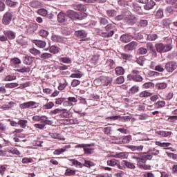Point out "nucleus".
<instances>
[{"instance_id": "nucleus-57", "label": "nucleus", "mask_w": 177, "mask_h": 177, "mask_svg": "<svg viewBox=\"0 0 177 177\" xmlns=\"http://www.w3.org/2000/svg\"><path fill=\"white\" fill-rule=\"evenodd\" d=\"M80 84L81 81L75 79L71 82V86H73V88H75V86H77V85H80Z\"/></svg>"}, {"instance_id": "nucleus-56", "label": "nucleus", "mask_w": 177, "mask_h": 177, "mask_svg": "<svg viewBox=\"0 0 177 177\" xmlns=\"http://www.w3.org/2000/svg\"><path fill=\"white\" fill-rule=\"evenodd\" d=\"M60 62H62V63H66L67 64H70L71 63V59L68 57H61Z\"/></svg>"}, {"instance_id": "nucleus-3", "label": "nucleus", "mask_w": 177, "mask_h": 177, "mask_svg": "<svg viewBox=\"0 0 177 177\" xmlns=\"http://www.w3.org/2000/svg\"><path fill=\"white\" fill-rule=\"evenodd\" d=\"M68 17L72 20H83L85 19V16L82 14H78L74 10H69L66 12Z\"/></svg>"}, {"instance_id": "nucleus-32", "label": "nucleus", "mask_w": 177, "mask_h": 177, "mask_svg": "<svg viewBox=\"0 0 177 177\" xmlns=\"http://www.w3.org/2000/svg\"><path fill=\"white\" fill-rule=\"evenodd\" d=\"M147 153L152 154L153 156H158V154H160V151L156 149V148H153L151 149H149Z\"/></svg>"}, {"instance_id": "nucleus-49", "label": "nucleus", "mask_w": 177, "mask_h": 177, "mask_svg": "<svg viewBox=\"0 0 177 177\" xmlns=\"http://www.w3.org/2000/svg\"><path fill=\"white\" fill-rule=\"evenodd\" d=\"M64 152H66V149H64L63 148L57 149L54 151L53 154H55V156H60L62 153H64Z\"/></svg>"}, {"instance_id": "nucleus-42", "label": "nucleus", "mask_w": 177, "mask_h": 177, "mask_svg": "<svg viewBox=\"0 0 177 177\" xmlns=\"http://www.w3.org/2000/svg\"><path fill=\"white\" fill-rule=\"evenodd\" d=\"M133 81L135 82H142L143 81V77L140 75H134Z\"/></svg>"}, {"instance_id": "nucleus-36", "label": "nucleus", "mask_w": 177, "mask_h": 177, "mask_svg": "<svg viewBox=\"0 0 177 177\" xmlns=\"http://www.w3.org/2000/svg\"><path fill=\"white\" fill-rule=\"evenodd\" d=\"M83 165L87 168H91V167H95V163H93L92 161L84 160Z\"/></svg>"}, {"instance_id": "nucleus-61", "label": "nucleus", "mask_w": 177, "mask_h": 177, "mask_svg": "<svg viewBox=\"0 0 177 177\" xmlns=\"http://www.w3.org/2000/svg\"><path fill=\"white\" fill-rule=\"evenodd\" d=\"M57 70H60L61 71H63L64 70H68V66H67V65H59L57 66Z\"/></svg>"}, {"instance_id": "nucleus-43", "label": "nucleus", "mask_w": 177, "mask_h": 177, "mask_svg": "<svg viewBox=\"0 0 177 177\" xmlns=\"http://www.w3.org/2000/svg\"><path fill=\"white\" fill-rule=\"evenodd\" d=\"M168 5H173L177 9V0H165Z\"/></svg>"}, {"instance_id": "nucleus-54", "label": "nucleus", "mask_w": 177, "mask_h": 177, "mask_svg": "<svg viewBox=\"0 0 177 177\" xmlns=\"http://www.w3.org/2000/svg\"><path fill=\"white\" fill-rule=\"evenodd\" d=\"M138 53L139 55H146L147 50L145 48L141 47L138 50Z\"/></svg>"}, {"instance_id": "nucleus-40", "label": "nucleus", "mask_w": 177, "mask_h": 177, "mask_svg": "<svg viewBox=\"0 0 177 177\" xmlns=\"http://www.w3.org/2000/svg\"><path fill=\"white\" fill-rule=\"evenodd\" d=\"M142 88L149 89V88H154V84L151 82H146L142 85Z\"/></svg>"}, {"instance_id": "nucleus-53", "label": "nucleus", "mask_w": 177, "mask_h": 177, "mask_svg": "<svg viewBox=\"0 0 177 177\" xmlns=\"http://www.w3.org/2000/svg\"><path fill=\"white\" fill-rule=\"evenodd\" d=\"M30 28H31L30 31H37L38 30V25L37 24L32 23L29 25Z\"/></svg>"}, {"instance_id": "nucleus-39", "label": "nucleus", "mask_w": 177, "mask_h": 177, "mask_svg": "<svg viewBox=\"0 0 177 177\" xmlns=\"http://www.w3.org/2000/svg\"><path fill=\"white\" fill-rule=\"evenodd\" d=\"M153 95L149 91H142L140 94V97H149Z\"/></svg>"}, {"instance_id": "nucleus-60", "label": "nucleus", "mask_w": 177, "mask_h": 177, "mask_svg": "<svg viewBox=\"0 0 177 177\" xmlns=\"http://www.w3.org/2000/svg\"><path fill=\"white\" fill-rule=\"evenodd\" d=\"M6 9V5H5V3L2 0H0V12H5Z\"/></svg>"}, {"instance_id": "nucleus-6", "label": "nucleus", "mask_w": 177, "mask_h": 177, "mask_svg": "<svg viewBox=\"0 0 177 177\" xmlns=\"http://www.w3.org/2000/svg\"><path fill=\"white\" fill-rule=\"evenodd\" d=\"M138 45H139V44H138V42L131 41L129 44L124 46V51L125 52H131V51L136 49V48H138Z\"/></svg>"}, {"instance_id": "nucleus-46", "label": "nucleus", "mask_w": 177, "mask_h": 177, "mask_svg": "<svg viewBox=\"0 0 177 177\" xmlns=\"http://www.w3.org/2000/svg\"><path fill=\"white\" fill-rule=\"evenodd\" d=\"M147 48H148V49H149V50H151V52H153V53L155 54V55H157V53L156 52V50H154V46H153V44H151V43H147Z\"/></svg>"}, {"instance_id": "nucleus-7", "label": "nucleus", "mask_w": 177, "mask_h": 177, "mask_svg": "<svg viewBox=\"0 0 177 177\" xmlns=\"http://www.w3.org/2000/svg\"><path fill=\"white\" fill-rule=\"evenodd\" d=\"M100 81L101 84H102L104 86H107V85H109V84H111V78L109 77H100L98 80H95V82H97Z\"/></svg>"}, {"instance_id": "nucleus-25", "label": "nucleus", "mask_w": 177, "mask_h": 177, "mask_svg": "<svg viewBox=\"0 0 177 177\" xmlns=\"http://www.w3.org/2000/svg\"><path fill=\"white\" fill-rule=\"evenodd\" d=\"M51 39L53 41V42H63V37L56 35H53Z\"/></svg>"}, {"instance_id": "nucleus-5", "label": "nucleus", "mask_w": 177, "mask_h": 177, "mask_svg": "<svg viewBox=\"0 0 177 177\" xmlns=\"http://www.w3.org/2000/svg\"><path fill=\"white\" fill-rule=\"evenodd\" d=\"M177 68V63L175 62H168L165 64V70L167 73H174Z\"/></svg>"}, {"instance_id": "nucleus-20", "label": "nucleus", "mask_w": 177, "mask_h": 177, "mask_svg": "<svg viewBox=\"0 0 177 177\" xmlns=\"http://www.w3.org/2000/svg\"><path fill=\"white\" fill-rule=\"evenodd\" d=\"M122 164H123V165H126L127 168H130L131 169H135L136 168V166L133 163L127 160H123Z\"/></svg>"}, {"instance_id": "nucleus-16", "label": "nucleus", "mask_w": 177, "mask_h": 177, "mask_svg": "<svg viewBox=\"0 0 177 177\" xmlns=\"http://www.w3.org/2000/svg\"><path fill=\"white\" fill-rule=\"evenodd\" d=\"M18 3L15 0H6V5L10 8H16Z\"/></svg>"}, {"instance_id": "nucleus-31", "label": "nucleus", "mask_w": 177, "mask_h": 177, "mask_svg": "<svg viewBox=\"0 0 177 177\" xmlns=\"http://www.w3.org/2000/svg\"><path fill=\"white\" fill-rule=\"evenodd\" d=\"M28 121L27 120H20L18 121V125H20L21 128H26Z\"/></svg>"}, {"instance_id": "nucleus-8", "label": "nucleus", "mask_w": 177, "mask_h": 177, "mask_svg": "<svg viewBox=\"0 0 177 177\" xmlns=\"http://www.w3.org/2000/svg\"><path fill=\"white\" fill-rule=\"evenodd\" d=\"M120 39L121 42H123L124 44H128V42H131L132 39H133V36L128 34H124L120 37Z\"/></svg>"}, {"instance_id": "nucleus-62", "label": "nucleus", "mask_w": 177, "mask_h": 177, "mask_svg": "<svg viewBox=\"0 0 177 177\" xmlns=\"http://www.w3.org/2000/svg\"><path fill=\"white\" fill-rule=\"evenodd\" d=\"M46 124H35L34 125L35 128H37L38 129H44L45 127H46Z\"/></svg>"}, {"instance_id": "nucleus-58", "label": "nucleus", "mask_w": 177, "mask_h": 177, "mask_svg": "<svg viewBox=\"0 0 177 177\" xmlns=\"http://www.w3.org/2000/svg\"><path fill=\"white\" fill-rule=\"evenodd\" d=\"M17 44H18V45H21V46H24V45H26V41H24V39H23V38H19L16 40Z\"/></svg>"}, {"instance_id": "nucleus-24", "label": "nucleus", "mask_w": 177, "mask_h": 177, "mask_svg": "<svg viewBox=\"0 0 177 177\" xmlns=\"http://www.w3.org/2000/svg\"><path fill=\"white\" fill-rule=\"evenodd\" d=\"M59 116L61 118H68L70 117V113L68 111H67V109H62V111L60 113Z\"/></svg>"}, {"instance_id": "nucleus-50", "label": "nucleus", "mask_w": 177, "mask_h": 177, "mask_svg": "<svg viewBox=\"0 0 177 177\" xmlns=\"http://www.w3.org/2000/svg\"><path fill=\"white\" fill-rule=\"evenodd\" d=\"M84 75L82 72H80L79 73H73L71 75V78H82V77Z\"/></svg>"}, {"instance_id": "nucleus-17", "label": "nucleus", "mask_w": 177, "mask_h": 177, "mask_svg": "<svg viewBox=\"0 0 177 177\" xmlns=\"http://www.w3.org/2000/svg\"><path fill=\"white\" fill-rule=\"evenodd\" d=\"M35 44L36 46H38V48H44L46 46V42L42 40H35Z\"/></svg>"}, {"instance_id": "nucleus-21", "label": "nucleus", "mask_w": 177, "mask_h": 177, "mask_svg": "<svg viewBox=\"0 0 177 177\" xmlns=\"http://www.w3.org/2000/svg\"><path fill=\"white\" fill-rule=\"evenodd\" d=\"M129 149L132 150V151H136V150L138 151H142L143 150V145H140V146L130 145L129 147Z\"/></svg>"}, {"instance_id": "nucleus-51", "label": "nucleus", "mask_w": 177, "mask_h": 177, "mask_svg": "<svg viewBox=\"0 0 177 177\" xmlns=\"http://www.w3.org/2000/svg\"><path fill=\"white\" fill-rule=\"evenodd\" d=\"M29 52H30L32 55H34L35 56H37V55H41V51L36 48H30Z\"/></svg>"}, {"instance_id": "nucleus-22", "label": "nucleus", "mask_w": 177, "mask_h": 177, "mask_svg": "<svg viewBox=\"0 0 177 177\" xmlns=\"http://www.w3.org/2000/svg\"><path fill=\"white\" fill-rule=\"evenodd\" d=\"M5 35L8 37V39H15L16 38V35L12 30L6 31Z\"/></svg>"}, {"instance_id": "nucleus-9", "label": "nucleus", "mask_w": 177, "mask_h": 177, "mask_svg": "<svg viewBox=\"0 0 177 177\" xmlns=\"http://www.w3.org/2000/svg\"><path fill=\"white\" fill-rule=\"evenodd\" d=\"M35 104H36V102L34 101L24 102L23 104H19V109L24 110V109H29V107H32V106H35Z\"/></svg>"}, {"instance_id": "nucleus-11", "label": "nucleus", "mask_w": 177, "mask_h": 177, "mask_svg": "<svg viewBox=\"0 0 177 177\" xmlns=\"http://www.w3.org/2000/svg\"><path fill=\"white\" fill-rule=\"evenodd\" d=\"M73 9H75V10H78L79 12H86V6L83 4H75L73 6Z\"/></svg>"}, {"instance_id": "nucleus-10", "label": "nucleus", "mask_w": 177, "mask_h": 177, "mask_svg": "<svg viewBox=\"0 0 177 177\" xmlns=\"http://www.w3.org/2000/svg\"><path fill=\"white\" fill-rule=\"evenodd\" d=\"M75 37H77V38H86V36L88 35V33L86 32V31L84 30H77L75 32Z\"/></svg>"}, {"instance_id": "nucleus-19", "label": "nucleus", "mask_w": 177, "mask_h": 177, "mask_svg": "<svg viewBox=\"0 0 177 177\" xmlns=\"http://www.w3.org/2000/svg\"><path fill=\"white\" fill-rule=\"evenodd\" d=\"M158 135H160V136H162V138H168L172 132L171 131H158L156 132Z\"/></svg>"}, {"instance_id": "nucleus-44", "label": "nucleus", "mask_w": 177, "mask_h": 177, "mask_svg": "<svg viewBox=\"0 0 177 177\" xmlns=\"http://www.w3.org/2000/svg\"><path fill=\"white\" fill-rule=\"evenodd\" d=\"M156 88L158 89H165L167 88V84L166 83H157L156 84Z\"/></svg>"}, {"instance_id": "nucleus-14", "label": "nucleus", "mask_w": 177, "mask_h": 177, "mask_svg": "<svg viewBox=\"0 0 177 177\" xmlns=\"http://www.w3.org/2000/svg\"><path fill=\"white\" fill-rule=\"evenodd\" d=\"M57 20L59 23H64L66 21V13L60 12L57 15Z\"/></svg>"}, {"instance_id": "nucleus-45", "label": "nucleus", "mask_w": 177, "mask_h": 177, "mask_svg": "<svg viewBox=\"0 0 177 177\" xmlns=\"http://www.w3.org/2000/svg\"><path fill=\"white\" fill-rule=\"evenodd\" d=\"M130 93L133 94L136 93L137 92H139V86H133L130 90H129Z\"/></svg>"}, {"instance_id": "nucleus-29", "label": "nucleus", "mask_w": 177, "mask_h": 177, "mask_svg": "<svg viewBox=\"0 0 177 177\" xmlns=\"http://www.w3.org/2000/svg\"><path fill=\"white\" fill-rule=\"evenodd\" d=\"M112 35H114V30L102 33V37H104V38H110Z\"/></svg>"}, {"instance_id": "nucleus-18", "label": "nucleus", "mask_w": 177, "mask_h": 177, "mask_svg": "<svg viewBox=\"0 0 177 177\" xmlns=\"http://www.w3.org/2000/svg\"><path fill=\"white\" fill-rule=\"evenodd\" d=\"M155 17L156 19H162L164 17V10L163 9H158L155 13Z\"/></svg>"}, {"instance_id": "nucleus-30", "label": "nucleus", "mask_w": 177, "mask_h": 177, "mask_svg": "<svg viewBox=\"0 0 177 177\" xmlns=\"http://www.w3.org/2000/svg\"><path fill=\"white\" fill-rule=\"evenodd\" d=\"M40 57L44 60H48V59L52 58V54L48 53H44L40 55Z\"/></svg>"}, {"instance_id": "nucleus-37", "label": "nucleus", "mask_w": 177, "mask_h": 177, "mask_svg": "<svg viewBox=\"0 0 177 177\" xmlns=\"http://www.w3.org/2000/svg\"><path fill=\"white\" fill-rule=\"evenodd\" d=\"M37 13L40 16H43V17L48 16V10H46L44 8L38 10Z\"/></svg>"}, {"instance_id": "nucleus-52", "label": "nucleus", "mask_w": 177, "mask_h": 177, "mask_svg": "<svg viewBox=\"0 0 177 177\" xmlns=\"http://www.w3.org/2000/svg\"><path fill=\"white\" fill-rule=\"evenodd\" d=\"M107 15L110 17H114V16L117 15V12L115 10H109L107 11Z\"/></svg>"}, {"instance_id": "nucleus-63", "label": "nucleus", "mask_w": 177, "mask_h": 177, "mask_svg": "<svg viewBox=\"0 0 177 177\" xmlns=\"http://www.w3.org/2000/svg\"><path fill=\"white\" fill-rule=\"evenodd\" d=\"M124 81H125V79H124L123 76H120L116 79L115 82L116 84H122Z\"/></svg>"}, {"instance_id": "nucleus-27", "label": "nucleus", "mask_w": 177, "mask_h": 177, "mask_svg": "<svg viewBox=\"0 0 177 177\" xmlns=\"http://www.w3.org/2000/svg\"><path fill=\"white\" fill-rule=\"evenodd\" d=\"M156 145L160 147H169V146H171V143L169 142H160V141H156Z\"/></svg>"}, {"instance_id": "nucleus-4", "label": "nucleus", "mask_w": 177, "mask_h": 177, "mask_svg": "<svg viewBox=\"0 0 177 177\" xmlns=\"http://www.w3.org/2000/svg\"><path fill=\"white\" fill-rule=\"evenodd\" d=\"M13 19V12L11 11H7L3 16L2 23L5 26H9Z\"/></svg>"}, {"instance_id": "nucleus-2", "label": "nucleus", "mask_w": 177, "mask_h": 177, "mask_svg": "<svg viewBox=\"0 0 177 177\" xmlns=\"http://www.w3.org/2000/svg\"><path fill=\"white\" fill-rule=\"evenodd\" d=\"M155 48L158 53H165V52H169L173 47L171 44H164L162 43H159L156 44Z\"/></svg>"}, {"instance_id": "nucleus-34", "label": "nucleus", "mask_w": 177, "mask_h": 177, "mask_svg": "<svg viewBox=\"0 0 177 177\" xmlns=\"http://www.w3.org/2000/svg\"><path fill=\"white\" fill-rule=\"evenodd\" d=\"M75 175V170L71 169H67L65 172L66 176H73Z\"/></svg>"}, {"instance_id": "nucleus-38", "label": "nucleus", "mask_w": 177, "mask_h": 177, "mask_svg": "<svg viewBox=\"0 0 177 177\" xmlns=\"http://www.w3.org/2000/svg\"><path fill=\"white\" fill-rule=\"evenodd\" d=\"M50 53H53L54 55H56V53H59V47L56 46H52L50 48Z\"/></svg>"}, {"instance_id": "nucleus-33", "label": "nucleus", "mask_w": 177, "mask_h": 177, "mask_svg": "<svg viewBox=\"0 0 177 177\" xmlns=\"http://www.w3.org/2000/svg\"><path fill=\"white\" fill-rule=\"evenodd\" d=\"M131 140H132V137L131 136H124L122 139V142L127 144V143H129V142H131Z\"/></svg>"}, {"instance_id": "nucleus-41", "label": "nucleus", "mask_w": 177, "mask_h": 177, "mask_svg": "<svg viewBox=\"0 0 177 177\" xmlns=\"http://www.w3.org/2000/svg\"><path fill=\"white\" fill-rule=\"evenodd\" d=\"M49 118L45 115L40 116V121H41V124H45L46 125L49 124L48 122Z\"/></svg>"}, {"instance_id": "nucleus-13", "label": "nucleus", "mask_w": 177, "mask_h": 177, "mask_svg": "<svg viewBox=\"0 0 177 177\" xmlns=\"http://www.w3.org/2000/svg\"><path fill=\"white\" fill-rule=\"evenodd\" d=\"M133 10L138 13V15H143V12H142V8L138 3H132Z\"/></svg>"}, {"instance_id": "nucleus-55", "label": "nucleus", "mask_w": 177, "mask_h": 177, "mask_svg": "<svg viewBox=\"0 0 177 177\" xmlns=\"http://www.w3.org/2000/svg\"><path fill=\"white\" fill-rule=\"evenodd\" d=\"M39 34L41 37H48L49 32L46 30L41 29L39 30Z\"/></svg>"}, {"instance_id": "nucleus-26", "label": "nucleus", "mask_w": 177, "mask_h": 177, "mask_svg": "<svg viewBox=\"0 0 177 177\" xmlns=\"http://www.w3.org/2000/svg\"><path fill=\"white\" fill-rule=\"evenodd\" d=\"M158 38V35L157 34L151 33L147 35V39L148 41H156Z\"/></svg>"}, {"instance_id": "nucleus-48", "label": "nucleus", "mask_w": 177, "mask_h": 177, "mask_svg": "<svg viewBox=\"0 0 177 177\" xmlns=\"http://www.w3.org/2000/svg\"><path fill=\"white\" fill-rule=\"evenodd\" d=\"M121 57H122V59H124V60H129L132 57V55L127 54V53H122Z\"/></svg>"}, {"instance_id": "nucleus-28", "label": "nucleus", "mask_w": 177, "mask_h": 177, "mask_svg": "<svg viewBox=\"0 0 177 177\" xmlns=\"http://www.w3.org/2000/svg\"><path fill=\"white\" fill-rule=\"evenodd\" d=\"M53 106H55V103H53V102H49L43 106V109L44 110H49L52 109Z\"/></svg>"}, {"instance_id": "nucleus-15", "label": "nucleus", "mask_w": 177, "mask_h": 177, "mask_svg": "<svg viewBox=\"0 0 177 177\" xmlns=\"http://www.w3.org/2000/svg\"><path fill=\"white\" fill-rule=\"evenodd\" d=\"M156 5V2L153 0H150L145 6V10H150V9H153L154 6Z\"/></svg>"}, {"instance_id": "nucleus-35", "label": "nucleus", "mask_w": 177, "mask_h": 177, "mask_svg": "<svg viewBox=\"0 0 177 177\" xmlns=\"http://www.w3.org/2000/svg\"><path fill=\"white\" fill-rule=\"evenodd\" d=\"M18 73H30L31 71V68L30 67H22L20 69L17 70Z\"/></svg>"}, {"instance_id": "nucleus-23", "label": "nucleus", "mask_w": 177, "mask_h": 177, "mask_svg": "<svg viewBox=\"0 0 177 177\" xmlns=\"http://www.w3.org/2000/svg\"><path fill=\"white\" fill-rule=\"evenodd\" d=\"M115 74L116 75H124L125 74V70H124V68L118 66L115 68Z\"/></svg>"}, {"instance_id": "nucleus-64", "label": "nucleus", "mask_w": 177, "mask_h": 177, "mask_svg": "<svg viewBox=\"0 0 177 177\" xmlns=\"http://www.w3.org/2000/svg\"><path fill=\"white\" fill-rule=\"evenodd\" d=\"M6 168H8V165H4L0 167V174L3 176L5 174V171H6Z\"/></svg>"}, {"instance_id": "nucleus-1", "label": "nucleus", "mask_w": 177, "mask_h": 177, "mask_svg": "<svg viewBox=\"0 0 177 177\" xmlns=\"http://www.w3.org/2000/svg\"><path fill=\"white\" fill-rule=\"evenodd\" d=\"M131 158L136 160L137 167H138V168H141L142 169H151V166L146 165V159L143 158V153L134 155Z\"/></svg>"}, {"instance_id": "nucleus-59", "label": "nucleus", "mask_w": 177, "mask_h": 177, "mask_svg": "<svg viewBox=\"0 0 177 177\" xmlns=\"http://www.w3.org/2000/svg\"><path fill=\"white\" fill-rule=\"evenodd\" d=\"M124 21L127 23H128V24H131V25L135 24V21H133L132 19V17H128L124 18Z\"/></svg>"}, {"instance_id": "nucleus-47", "label": "nucleus", "mask_w": 177, "mask_h": 177, "mask_svg": "<svg viewBox=\"0 0 177 177\" xmlns=\"http://www.w3.org/2000/svg\"><path fill=\"white\" fill-rule=\"evenodd\" d=\"M118 161L115 159H111L110 160L107 161V165H110L111 167H114L115 165H117V163Z\"/></svg>"}, {"instance_id": "nucleus-12", "label": "nucleus", "mask_w": 177, "mask_h": 177, "mask_svg": "<svg viewBox=\"0 0 177 177\" xmlns=\"http://www.w3.org/2000/svg\"><path fill=\"white\" fill-rule=\"evenodd\" d=\"M34 60H35V58L33 57H30L28 55H26L24 57V64H28L30 66V64H32Z\"/></svg>"}]
</instances>
